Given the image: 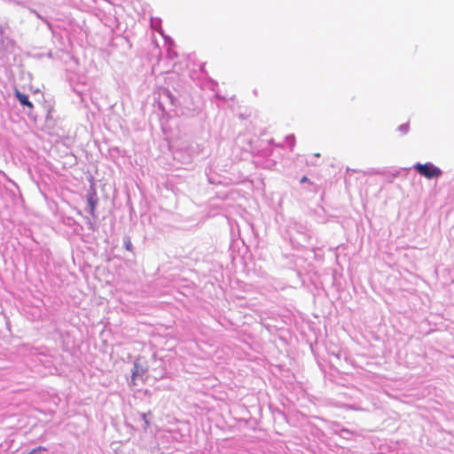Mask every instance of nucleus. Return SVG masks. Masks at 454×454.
<instances>
[{"label":"nucleus","instance_id":"nucleus-5","mask_svg":"<svg viewBox=\"0 0 454 454\" xmlns=\"http://www.w3.org/2000/svg\"><path fill=\"white\" fill-rule=\"evenodd\" d=\"M16 98L22 106H27L29 108H33V104L28 100V97L19 90H16Z\"/></svg>","mask_w":454,"mask_h":454},{"label":"nucleus","instance_id":"nucleus-10","mask_svg":"<svg viewBox=\"0 0 454 454\" xmlns=\"http://www.w3.org/2000/svg\"><path fill=\"white\" fill-rule=\"evenodd\" d=\"M35 450L38 451V453L41 452V451L46 450V449L44 447H42V446H39V447L35 448Z\"/></svg>","mask_w":454,"mask_h":454},{"label":"nucleus","instance_id":"nucleus-7","mask_svg":"<svg viewBox=\"0 0 454 454\" xmlns=\"http://www.w3.org/2000/svg\"><path fill=\"white\" fill-rule=\"evenodd\" d=\"M141 419L144 420V429L146 430L149 427V421L147 419V414L146 413H140Z\"/></svg>","mask_w":454,"mask_h":454},{"label":"nucleus","instance_id":"nucleus-2","mask_svg":"<svg viewBox=\"0 0 454 454\" xmlns=\"http://www.w3.org/2000/svg\"><path fill=\"white\" fill-rule=\"evenodd\" d=\"M145 372H146L145 368L143 365H141L138 363V361H136L134 363V366H133V369H132L131 383L133 385H136L137 384L136 381L138 379H141Z\"/></svg>","mask_w":454,"mask_h":454},{"label":"nucleus","instance_id":"nucleus-3","mask_svg":"<svg viewBox=\"0 0 454 454\" xmlns=\"http://www.w3.org/2000/svg\"><path fill=\"white\" fill-rule=\"evenodd\" d=\"M87 203L89 206V211L91 215H94L96 207L98 204V198L95 191L89 192L87 194Z\"/></svg>","mask_w":454,"mask_h":454},{"label":"nucleus","instance_id":"nucleus-11","mask_svg":"<svg viewBox=\"0 0 454 454\" xmlns=\"http://www.w3.org/2000/svg\"><path fill=\"white\" fill-rule=\"evenodd\" d=\"M309 182V178L307 176H302L301 179V183H306Z\"/></svg>","mask_w":454,"mask_h":454},{"label":"nucleus","instance_id":"nucleus-9","mask_svg":"<svg viewBox=\"0 0 454 454\" xmlns=\"http://www.w3.org/2000/svg\"><path fill=\"white\" fill-rule=\"evenodd\" d=\"M124 246H125V248L129 251H132V244H131V241L128 239L124 241Z\"/></svg>","mask_w":454,"mask_h":454},{"label":"nucleus","instance_id":"nucleus-12","mask_svg":"<svg viewBox=\"0 0 454 454\" xmlns=\"http://www.w3.org/2000/svg\"><path fill=\"white\" fill-rule=\"evenodd\" d=\"M31 12H33V13H34L37 18L41 19L40 14H39L36 11L32 10Z\"/></svg>","mask_w":454,"mask_h":454},{"label":"nucleus","instance_id":"nucleus-13","mask_svg":"<svg viewBox=\"0 0 454 454\" xmlns=\"http://www.w3.org/2000/svg\"><path fill=\"white\" fill-rule=\"evenodd\" d=\"M28 454H38V451L35 449H34Z\"/></svg>","mask_w":454,"mask_h":454},{"label":"nucleus","instance_id":"nucleus-8","mask_svg":"<svg viewBox=\"0 0 454 454\" xmlns=\"http://www.w3.org/2000/svg\"><path fill=\"white\" fill-rule=\"evenodd\" d=\"M398 129H399L402 133H403V134L407 133V132H408V129H409V125H408V123H404V124L400 125V126L398 127Z\"/></svg>","mask_w":454,"mask_h":454},{"label":"nucleus","instance_id":"nucleus-6","mask_svg":"<svg viewBox=\"0 0 454 454\" xmlns=\"http://www.w3.org/2000/svg\"><path fill=\"white\" fill-rule=\"evenodd\" d=\"M286 142L290 145L291 150L294 146L295 137L294 135H289L286 137Z\"/></svg>","mask_w":454,"mask_h":454},{"label":"nucleus","instance_id":"nucleus-4","mask_svg":"<svg viewBox=\"0 0 454 454\" xmlns=\"http://www.w3.org/2000/svg\"><path fill=\"white\" fill-rule=\"evenodd\" d=\"M160 24H161L160 19H158V18L151 19L152 28L158 31L164 37L166 43H172V40L168 36H167L163 34Z\"/></svg>","mask_w":454,"mask_h":454},{"label":"nucleus","instance_id":"nucleus-1","mask_svg":"<svg viewBox=\"0 0 454 454\" xmlns=\"http://www.w3.org/2000/svg\"><path fill=\"white\" fill-rule=\"evenodd\" d=\"M413 168L421 176L427 179L437 178L442 176V171L438 167L434 166L431 162L425 164L416 163L413 165Z\"/></svg>","mask_w":454,"mask_h":454}]
</instances>
